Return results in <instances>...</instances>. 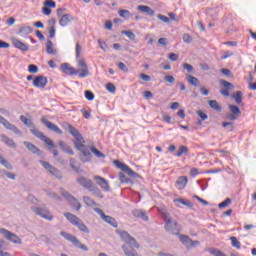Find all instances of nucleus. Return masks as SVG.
Segmentation results:
<instances>
[{
    "mask_svg": "<svg viewBox=\"0 0 256 256\" xmlns=\"http://www.w3.org/2000/svg\"><path fill=\"white\" fill-rule=\"evenodd\" d=\"M62 127L63 129H65V131H68L74 138L73 143L77 151L85 149V138H83V135L81 134V132H79V130L73 127V125H71L69 122H63Z\"/></svg>",
    "mask_w": 256,
    "mask_h": 256,
    "instance_id": "nucleus-1",
    "label": "nucleus"
},
{
    "mask_svg": "<svg viewBox=\"0 0 256 256\" xmlns=\"http://www.w3.org/2000/svg\"><path fill=\"white\" fill-rule=\"evenodd\" d=\"M164 229L170 235H175L176 237L181 233L183 229L181 224L177 220L173 219L169 215L164 216Z\"/></svg>",
    "mask_w": 256,
    "mask_h": 256,
    "instance_id": "nucleus-2",
    "label": "nucleus"
},
{
    "mask_svg": "<svg viewBox=\"0 0 256 256\" xmlns=\"http://www.w3.org/2000/svg\"><path fill=\"white\" fill-rule=\"evenodd\" d=\"M64 217H66L67 221H69L71 225H74V227H77L82 233H89V228H87V225H85L83 220L76 215L66 212L64 213Z\"/></svg>",
    "mask_w": 256,
    "mask_h": 256,
    "instance_id": "nucleus-3",
    "label": "nucleus"
},
{
    "mask_svg": "<svg viewBox=\"0 0 256 256\" xmlns=\"http://www.w3.org/2000/svg\"><path fill=\"white\" fill-rule=\"evenodd\" d=\"M61 237H64L66 241H70L74 245V247H77L78 249H81L82 251H89V247H87L85 244L81 243L79 239H77L73 234H69L66 232H60Z\"/></svg>",
    "mask_w": 256,
    "mask_h": 256,
    "instance_id": "nucleus-4",
    "label": "nucleus"
},
{
    "mask_svg": "<svg viewBox=\"0 0 256 256\" xmlns=\"http://www.w3.org/2000/svg\"><path fill=\"white\" fill-rule=\"evenodd\" d=\"M31 211H33L35 215L42 217V219H46L47 221H53V216L51 215V212L49 211V209H47V207L32 206Z\"/></svg>",
    "mask_w": 256,
    "mask_h": 256,
    "instance_id": "nucleus-5",
    "label": "nucleus"
},
{
    "mask_svg": "<svg viewBox=\"0 0 256 256\" xmlns=\"http://www.w3.org/2000/svg\"><path fill=\"white\" fill-rule=\"evenodd\" d=\"M0 235H3L7 241H11V243H14L15 245H21L23 243L19 236L5 228L0 229Z\"/></svg>",
    "mask_w": 256,
    "mask_h": 256,
    "instance_id": "nucleus-6",
    "label": "nucleus"
},
{
    "mask_svg": "<svg viewBox=\"0 0 256 256\" xmlns=\"http://www.w3.org/2000/svg\"><path fill=\"white\" fill-rule=\"evenodd\" d=\"M114 165L117 167V169H121L123 173H126V175H129V177H132V179H137L139 177V174H137L133 169H131L127 164L122 163L119 160H114Z\"/></svg>",
    "mask_w": 256,
    "mask_h": 256,
    "instance_id": "nucleus-7",
    "label": "nucleus"
},
{
    "mask_svg": "<svg viewBox=\"0 0 256 256\" xmlns=\"http://www.w3.org/2000/svg\"><path fill=\"white\" fill-rule=\"evenodd\" d=\"M60 193L64 199H66L71 207H76V211H81V203H79V200L77 198L73 197L68 191L65 189H61Z\"/></svg>",
    "mask_w": 256,
    "mask_h": 256,
    "instance_id": "nucleus-8",
    "label": "nucleus"
},
{
    "mask_svg": "<svg viewBox=\"0 0 256 256\" xmlns=\"http://www.w3.org/2000/svg\"><path fill=\"white\" fill-rule=\"evenodd\" d=\"M30 133L34 135V137H37V139H40V141H43L46 145H49L51 149H55V144L53 143V140L47 138L43 132L33 128L30 130Z\"/></svg>",
    "mask_w": 256,
    "mask_h": 256,
    "instance_id": "nucleus-9",
    "label": "nucleus"
},
{
    "mask_svg": "<svg viewBox=\"0 0 256 256\" xmlns=\"http://www.w3.org/2000/svg\"><path fill=\"white\" fill-rule=\"evenodd\" d=\"M94 211L100 215L102 221H105V223H108V225H111V227H118L117 220L111 216L105 215V212H103L101 208H94Z\"/></svg>",
    "mask_w": 256,
    "mask_h": 256,
    "instance_id": "nucleus-10",
    "label": "nucleus"
},
{
    "mask_svg": "<svg viewBox=\"0 0 256 256\" xmlns=\"http://www.w3.org/2000/svg\"><path fill=\"white\" fill-rule=\"evenodd\" d=\"M0 123L8 131H13V133H15V135H21V130H19V128H17V126H15L14 124H11L7 119H5V117H3L1 115H0Z\"/></svg>",
    "mask_w": 256,
    "mask_h": 256,
    "instance_id": "nucleus-11",
    "label": "nucleus"
},
{
    "mask_svg": "<svg viewBox=\"0 0 256 256\" xmlns=\"http://www.w3.org/2000/svg\"><path fill=\"white\" fill-rule=\"evenodd\" d=\"M0 123L8 131H13V133H15V135H21V130H19V128H17V126H15L14 124H11L7 119H5V117H3L1 115H0Z\"/></svg>",
    "mask_w": 256,
    "mask_h": 256,
    "instance_id": "nucleus-12",
    "label": "nucleus"
},
{
    "mask_svg": "<svg viewBox=\"0 0 256 256\" xmlns=\"http://www.w3.org/2000/svg\"><path fill=\"white\" fill-rule=\"evenodd\" d=\"M47 83H49V80H47V77L43 75H39L33 79L32 85L34 87H37V89H45V87L47 86Z\"/></svg>",
    "mask_w": 256,
    "mask_h": 256,
    "instance_id": "nucleus-13",
    "label": "nucleus"
},
{
    "mask_svg": "<svg viewBox=\"0 0 256 256\" xmlns=\"http://www.w3.org/2000/svg\"><path fill=\"white\" fill-rule=\"evenodd\" d=\"M41 123L47 127L50 131H53L54 133H57V135H63V131L59 126L53 124L51 121L47 120L46 118L41 119Z\"/></svg>",
    "mask_w": 256,
    "mask_h": 256,
    "instance_id": "nucleus-14",
    "label": "nucleus"
},
{
    "mask_svg": "<svg viewBox=\"0 0 256 256\" xmlns=\"http://www.w3.org/2000/svg\"><path fill=\"white\" fill-rule=\"evenodd\" d=\"M78 67L81 68V72H78V77L80 79H85V77L89 76V67H87V63L85 62V60H78Z\"/></svg>",
    "mask_w": 256,
    "mask_h": 256,
    "instance_id": "nucleus-15",
    "label": "nucleus"
},
{
    "mask_svg": "<svg viewBox=\"0 0 256 256\" xmlns=\"http://www.w3.org/2000/svg\"><path fill=\"white\" fill-rule=\"evenodd\" d=\"M94 181H96L97 185L103 189V191L109 192L111 191V187L109 186V181L105 180V178L101 176H95Z\"/></svg>",
    "mask_w": 256,
    "mask_h": 256,
    "instance_id": "nucleus-16",
    "label": "nucleus"
},
{
    "mask_svg": "<svg viewBox=\"0 0 256 256\" xmlns=\"http://www.w3.org/2000/svg\"><path fill=\"white\" fill-rule=\"evenodd\" d=\"M60 69L62 73H65L66 75H79V70H75V68L67 63L61 64Z\"/></svg>",
    "mask_w": 256,
    "mask_h": 256,
    "instance_id": "nucleus-17",
    "label": "nucleus"
},
{
    "mask_svg": "<svg viewBox=\"0 0 256 256\" xmlns=\"http://www.w3.org/2000/svg\"><path fill=\"white\" fill-rule=\"evenodd\" d=\"M76 181L79 183V185H81V187H84V189L89 190L90 187L93 186V181H91L89 178H85L84 176L77 178Z\"/></svg>",
    "mask_w": 256,
    "mask_h": 256,
    "instance_id": "nucleus-18",
    "label": "nucleus"
},
{
    "mask_svg": "<svg viewBox=\"0 0 256 256\" xmlns=\"http://www.w3.org/2000/svg\"><path fill=\"white\" fill-rule=\"evenodd\" d=\"M0 140L2 143H4V145H7V147H10L11 149H15L17 147L15 141H13V139L9 138L5 134L0 135Z\"/></svg>",
    "mask_w": 256,
    "mask_h": 256,
    "instance_id": "nucleus-19",
    "label": "nucleus"
},
{
    "mask_svg": "<svg viewBox=\"0 0 256 256\" xmlns=\"http://www.w3.org/2000/svg\"><path fill=\"white\" fill-rule=\"evenodd\" d=\"M80 153H82L84 158H81L82 163H89L91 159H93V155H91V151L87 148H81Z\"/></svg>",
    "mask_w": 256,
    "mask_h": 256,
    "instance_id": "nucleus-20",
    "label": "nucleus"
},
{
    "mask_svg": "<svg viewBox=\"0 0 256 256\" xmlns=\"http://www.w3.org/2000/svg\"><path fill=\"white\" fill-rule=\"evenodd\" d=\"M23 145L28 149V151H31L34 155H40L41 154V149H39L35 144L31 142L24 141Z\"/></svg>",
    "mask_w": 256,
    "mask_h": 256,
    "instance_id": "nucleus-21",
    "label": "nucleus"
},
{
    "mask_svg": "<svg viewBox=\"0 0 256 256\" xmlns=\"http://www.w3.org/2000/svg\"><path fill=\"white\" fill-rule=\"evenodd\" d=\"M33 33V28L31 26L22 25L17 32L20 37H27V35Z\"/></svg>",
    "mask_w": 256,
    "mask_h": 256,
    "instance_id": "nucleus-22",
    "label": "nucleus"
},
{
    "mask_svg": "<svg viewBox=\"0 0 256 256\" xmlns=\"http://www.w3.org/2000/svg\"><path fill=\"white\" fill-rule=\"evenodd\" d=\"M137 10L140 11V13H145L146 15H149V17H153V15H155V10L147 5H139L137 6Z\"/></svg>",
    "mask_w": 256,
    "mask_h": 256,
    "instance_id": "nucleus-23",
    "label": "nucleus"
},
{
    "mask_svg": "<svg viewBox=\"0 0 256 256\" xmlns=\"http://www.w3.org/2000/svg\"><path fill=\"white\" fill-rule=\"evenodd\" d=\"M73 21V16L71 14H64L59 20V25L61 27H67Z\"/></svg>",
    "mask_w": 256,
    "mask_h": 256,
    "instance_id": "nucleus-24",
    "label": "nucleus"
},
{
    "mask_svg": "<svg viewBox=\"0 0 256 256\" xmlns=\"http://www.w3.org/2000/svg\"><path fill=\"white\" fill-rule=\"evenodd\" d=\"M187 183H189V178H187V176H180L176 181V187L181 190L184 187H187Z\"/></svg>",
    "mask_w": 256,
    "mask_h": 256,
    "instance_id": "nucleus-25",
    "label": "nucleus"
},
{
    "mask_svg": "<svg viewBox=\"0 0 256 256\" xmlns=\"http://www.w3.org/2000/svg\"><path fill=\"white\" fill-rule=\"evenodd\" d=\"M132 215L138 219H142V221H149V216L143 210L135 209L132 211Z\"/></svg>",
    "mask_w": 256,
    "mask_h": 256,
    "instance_id": "nucleus-26",
    "label": "nucleus"
},
{
    "mask_svg": "<svg viewBox=\"0 0 256 256\" xmlns=\"http://www.w3.org/2000/svg\"><path fill=\"white\" fill-rule=\"evenodd\" d=\"M60 149L64 152L67 153L68 155H75V151L69 146L67 143L63 141L58 142Z\"/></svg>",
    "mask_w": 256,
    "mask_h": 256,
    "instance_id": "nucleus-27",
    "label": "nucleus"
},
{
    "mask_svg": "<svg viewBox=\"0 0 256 256\" xmlns=\"http://www.w3.org/2000/svg\"><path fill=\"white\" fill-rule=\"evenodd\" d=\"M177 237H179V241H181L182 245L187 247V249L190 248V244L192 243V239L188 235L179 234Z\"/></svg>",
    "mask_w": 256,
    "mask_h": 256,
    "instance_id": "nucleus-28",
    "label": "nucleus"
},
{
    "mask_svg": "<svg viewBox=\"0 0 256 256\" xmlns=\"http://www.w3.org/2000/svg\"><path fill=\"white\" fill-rule=\"evenodd\" d=\"M13 45L16 49H19L20 51H29V46H27V44L21 42L20 40L14 39Z\"/></svg>",
    "mask_w": 256,
    "mask_h": 256,
    "instance_id": "nucleus-29",
    "label": "nucleus"
},
{
    "mask_svg": "<svg viewBox=\"0 0 256 256\" xmlns=\"http://www.w3.org/2000/svg\"><path fill=\"white\" fill-rule=\"evenodd\" d=\"M174 203L176 204L177 207H181V205H185V207H193V203L183 198L174 199Z\"/></svg>",
    "mask_w": 256,
    "mask_h": 256,
    "instance_id": "nucleus-30",
    "label": "nucleus"
},
{
    "mask_svg": "<svg viewBox=\"0 0 256 256\" xmlns=\"http://www.w3.org/2000/svg\"><path fill=\"white\" fill-rule=\"evenodd\" d=\"M40 164L42 165V167H44V169H46V171H48V173H50V175H53L55 170L57 169L53 165H50L47 161L40 160Z\"/></svg>",
    "mask_w": 256,
    "mask_h": 256,
    "instance_id": "nucleus-31",
    "label": "nucleus"
},
{
    "mask_svg": "<svg viewBox=\"0 0 256 256\" xmlns=\"http://www.w3.org/2000/svg\"><path fill=\"white\" fill-rule=\"evenodd\" d=\"M88 191H90V193H92V195H94L95 197H98L99 199H103V197H105V196L103 195V193L101 192V189H99V188L93 186V184H92V186L89 188Z\"/></svg>",
    "mask_w": 256,
    "mask_h": 256,
    "instance_id": "nucleus-32",
    "label": "nucleus"
},
{
    "mask_svg": "<svg viewBox=\"0 0 256 256\" xmlns=\"http://www.w3.org/2000/svg\"><path fill=\"white\" fill-rule=\"evenodd\" d=\"M208 104L211 107V109L217 111V113H221V111H223V107L219 105V102H217V100H210L208 101Z\"/></svg>",
    "mask_w": 256,
    "mask_h": 256,
    "instance_id": "nucleus-33",
    "label": "nucleus"
},
{
    "mask_svg": "<svg viewBox=\"0 0 256 256\" xmlns=\"http://www.w3.org/2000/svg\"><path fill=\"white\" fill-rule=\"evenodd\" d=\"M119 180L122 183H126L127 185H133V180H131L127 175H125V172H120L119 175Z\"/></svg>",
    "mask_w": 256,
    "mask_h": 256,
    "instance_id": "nucleus-34",
    "label": "nucleus"
},
{
    "mask_svg": "<svg viewBox=\"0 0 256 256\" xmlns=\"http://www.w3.org/2000/svg\"><path fill=\"white\" fill-rule=\"evenodd\" d=\"M186 81H188V83L193 87H197V85H199V79L191 74L186 75Z\"/></svg>",
    "mask_w": 256,
    "mask_h": 256,
    "instance_id": "nucleus-35",
    "label": "nucleus"
},
{
    "mask_svg": "<svg viewBox=\"0 0 256 256\" xmlns=\"http://www.w3.org/2000/svg\"><path fill=\"white\" fill-rule=\"evenodd\" d=\"M232 99L235 100L237 105H243V92L237 91L234 95H232Z\"/></svg>",
    "mask_w": 256,
    "mask_h": 256,
    "instance_id": "nucleus-36",
    "label": "nucleus"
},
{
    "mask_svg": "<svg viewBox=\"0 0 256 256\" xmlns=\"http://www.w3.org/2000/svg\"><path fill=\"white\" fill-rule=\"evenodd\" d=\"M0 165H2L3 167H5L6 169H8L9 171H13V165L10 164L9 161H7V159H5L3 157V155L0 154Z\"/></svg>",
    "mask_w": 256,
    "mask_h": 256,
    "instance_id": "nucleus-37",
    "label": "nucleus"
},
{
    "mask_svg": "<svg viewBox=\"0 0 256 256\" xmlns=\"http://www.w3.org/2000/svg\"><path fill=\"white\" fill-rule=\"evenodd\" d=\"M228 109H229V111H230L233 115H236V116H238V117H241V109L238 108V106L233 105V104H229V105H228Z\"/></svg>",
    "mask_w": 256,
    "mask_h": 256,
    "instance_id": "nucleus-38",
    "label": "nucleus"
},
{
    "mask_svg": "<svg viewBox=\"0 0 256 256\" xmlns=\"http://www.w3.org/2000/svg\"><path fill=\"white\" fill-rule=\"evenodd\" d=\"M90 151L98 157V159H105V154L99 151L95 146H90Z\"/></svg>",
    "mask_w": 256,
    "mask_h": 256,
    "instance_id": "nucleus-39",
    "label": "nucleus"
},
{
    "mask_svg": "<svg viewBox=\"0 0 256 256\" xmlns=\"http://www.w3.org/2000/svg\"><path fill=\"white\" fill-rule=\"evenodd\" d=\"M83 201L87 207L97 206V202H95V200L91 199L89 196H84Z\"/></svg>",
    "mask_w": 256,
    "mask_h": 256,
    "instance_id": "nucleus-40",
    "label": "nucleus"
},
{
    "mask_svg": "<svg viewBox=\"0 0 256 256\" xmlns=\"http://www.w3.org/2000/svg\"><path fill=\"white\" fill-rule=\"evenodd\" d=\"M20 121L22 123H24V125H26V127H35V125L33 124V121H31V119H28L27 117L21 115L20 116Z\"/></svg>",
    "mask_w": 256,
    "mask_h": 256,
    "instance_id": "nucleus-41",
    "label": "nucleus"
},
{
    "mask_svg": "<svg viewBox=\"0 0 256 256\" xmlns=\"http://www.w3.org/2000/svg\"><path fill=\"white\" fill-rule=\"evenodd\" d=\"M46 52L48 55L55 54V49H53V42L51 40H48L46 43Z\"/></svg>",
    "mask_w": 256,
    "mask_h": 256,
    "instance_id": "nucleus-42",
    "label": "nucleus"
},
{
    "mask_svg": "<svg viewBox=\"0 0 256 256\" xmlns=\"http://www.w3.org/2000/svg\"><path fill=\"white\" fill-rule=\"evenodd\" d=\"M230 241H231L232 247H235V249H241V242L237 240V237L231 236Z\"/></svg>",
    "mask_w": 256,
    "mask_h": 256,
    "instance_id": "nucleus-43",
    "label": "nucleus"
},
{
    "mask_svg": "<svg viewBox=\"0 0 256 256\" xmlns=\"http://www.w3.org/2000/svg\"><path fill=\"white\" fill-rule=\"evenodd\" d=\"M185 153H189V149L187 148V146L181 145L179 147V151L175 154V156L176 157H181V155H183Z\"/></svg>",
    "mask_w": 256,
    "mask_h": 256,
    "instance_id": "nucleus-44",
    "label": "nucleus"
},
{
    "mask_svg": "<svg viewBox=\"0 0 256 256\" xmlns=\"http://www.w3.org/2000/svg\"><path fill=\"white\" fill-rule=\"evenodd\" d=\"M231 198H226L223 202L218 204L219 209H225V207H229L231 205Z\"/></svg>",
    "mask_w": 256,
    "mask_h": 256,
    "instance_id": "nucleus-45",
    "label": "nucleus"
},
{
    "mask_svg": "<svg viewBox=\"0 0 256 256\" xmlns=\"http://www.w3.org/2000/svg\"><path fill=\"white\" fill-rule=\"evenodd\" d=\"M209 253L212 254L213 256H227L226 253H224L223 251H221L219 249H210Z\"/></svg>",
    "mask_w": 256,
    "mask_h": 256,
    "instance_id": "nucleus-46",
    "label": "nucleus"
},
{
    "mask_svg": "<svg viewBox=\"0 0 256 256\" xmlns=\"http://www.w3.org/2000/svg\"><path fill=\"white\" fill-rule=\"evenodd\" d=\"M118 14L123 19H129V17H131V12H129V10H119Z\"/></svg>",
    "mask_w": 256,
    "mask_h": 256,
    "instance_id": "nucleus-47",
    "label": "nucleus"
},
{
    "mask_svg": "<svg viewBox=\"0 0 256 256\" xmlns=\"http://www.w3.org/2000/svg\"><path fill=\"white\" fill-rule=\"evenodd\" d=\"M3 175L7 177V179H11L12 181H15L17 179V175L13 172H7V171H2Z\"/></svg>",
    "mask_w": 256,
    "mask_h": 256,
    "instance_id": "nucleus-48",
    "label": "nucleus"
},
{
    "mask_svg": "<svg viewBox=\"0 0 256 256\" xmlns=\"http://www.w3.org/2000/svg\"><path fill=\"white\" fill-rule=\"evenodd\" d=\"M122 34L128 37V39H130L131 41H135V33H133L132 31L125 30L122 32Z\"/></svg>",
    "mask_w": 256,
    "mask_h": 256,
    "instance_id": "nucleus-49",
    "label": "nucleus"
},
{
    "mask_svg": "<svg viewBox=\"0 0 256 256\" xmlns=\"http://www.w3.org/2000/svg\"><path fill=\"white\" fill-rule=\"evenodd\" d=\"M220 85L226 89H233V84L231 82H228L227 80H220Z\"/></svg>",
    "mask_w": 256,
    "mask_h": 256,
    "instance_id": "nucleus-50",
    "label": "nucleus"
},
{
    "mask_svg": "<svg viewBox=\"0 0 256 256\" xmlns=\"http://www.w3.org/2000/svg\"><path fill=\"white\" fill-rule=\"evenodd\" d=\"M47 195L51 199H55L56 201H61V197H59V195H57V193H55V192H53L51 190L47 191Z\"/></svg>",
    "mask_w": 256,
    "mask_h": 256,
    "instance_id": "nucleus-51",
    "label": "nucleus"
},
{
    "mask_svg": "<svg viewBox=\"0 0 256 256\" xmlns=\"http://www.w3.org/2000/svg\"><path fill=\"white\" fill-rule=\"evenodd\" d=\"M76 59H79V57H81V51H83V46H81V44H79V42L76 43Z\"/></svg>",
    "mask_w": 256,
    "mask_h": 256,
    "instance_id": "nucleus-52",
    "label": "nucleus"
},
{
    "mask_svg": "<svg viewBox=\"0 0 256 256\" xmlns=\"http://www.w3.org/2000/svg\"><path fill=\"white\" fill-rule=\"evenodd\" d=\"M44 5L45 7H48V8L50 7L51 9H55V7H57V3L53 0H46L44 2Z\"/></svg>",
    "mask_w": 256,
    "mask_h": 256,
    "instance_id": "nucleus-53",
    "label": "nucleus"
},
{
    "mask_svg": "<svg viewBox=\"0 0 256 256\" xmlns=\"http://www.w3.org/2000/svg\"><path fill=\"white\" fill-rule=\"evenodd\" d=\"M84 95H85V97H86V99H87L88 101H93V99H95V94H93V92H91V91H89V90H86V91L84 92Z\"/></svg>",
    "mask_w": 256,
    "mask_h": 256,
    "instance_id": "nucleus-54",
    "label": "nucleus"
},
{
    "mask_svg": "<svg viewBox=\"0 0 256 256\" xmlns=\"http://www.w3.org/2000/svg\"><path fill=\"white\" fill-rule=\"evenodd\" d=\"M48 33H49V39H55V26H49L48 27Z\"/></svg>",
    "mask_w": 256,
    "mask_h": 256,
    "instance_id": "nucleus-55",
    "label": "nucleus"
},
{
    "mask_svg": "<svg viewBox=\"0 0 256 256\" xmlns=\"http://www.w3.org/2000/svg\"><path fill=\"white\" fill-rule=\"evenodd\" d=\"M28 71H29V73H38L39 67H37V65H35V64H30L28 66Z\"/></svg>",
    "mask_w": 256,
    "mask_h": 256,
    "instance_id": "nucleus-56",
    "label": "nucleus"
},
{
    "mask_svg": "<svg viewBox=\"0 0 256 256\" xmlns=\"http://www.w3.org/2000/svg\"><path fill=\"white\" fill-rule=\"evenodd\" d=\"M157 19L162 21V23H169V17H167L163 14H157Z\"/></svg>",
    "mask_w": 256,
    "mask_h": 256,
    "instance_id": "nucleus-57",
    "label": "nucleus"
},
{
    "mask_svg": "<svg viewBox=\"0 0 256 256\" xmlns=\"http://www.w3.org/2000/svg\"><path fill=\"white\" fill-rule=\"evenodd\" d=\"M106 89H107V91H109V93H115L116 87L113 83H107Z\"/></svg>",
    "mask_w": 256,
    "mask_h": 256,
    "instance_id": "nucleus-58",
    "label": "nucleus"
},
{
    "mask_svg": "<svg viewBox=\"0 0 256 256\" xmlns=\"http://www.w3.org/2000/svg\"><path fill=\"white\" fill-rule=\"evenodd\" d=\"M196 115H198V117H200V119H202V121H205L206 119H208L209 116H207L203 111L198 110L196 111Z\"/></svg>",
    "mask_w": 256,
    "mask_h": 256,
    "instance_id": "nucleus-59",
    "label": "nucleus"
},
{
    "mask_svg": "<svg viewBox=\"0 0 256 256\" xmlns=\"http://www.w3.org/2000/svg\"><path fill=\"white\" fill-rule=\"evenodd\" d=\"M118 69H120V71H124V73H127V71H129V68H127V66L123 62L118 63Z\"/></svg>",
    "mask_w": 256,
    "mask_h": 256,
    "instance_id": "nucleus-60",
    "label": "nucleus"
},
{
    "mask_svg": "<svg viewBox=\"0 0 256 256\" xmlns=\"http://www.w3.org/2000/svg\"><path fill=\"white\" fill-rule=\"evenodd\" d=\"M182 39H183L184 43H191V41H193V37H191V35H189V34H184L182 36Z\"/></svg>",
    "mask_w": 256,
    "mask_h": 256,
    "instance_id": "nucleus-61",
    "label": "nucleus"
},
{
    "mask_svg": "<svg viewBox=\"0 0 256 256\" xmlns=\"http://www.w3.org/2000/svg\"><path fill=\"white\" fill-rule=\"evenodd\" d=\"M222 127L227 128L228 131H233V122H223Z\"/></svg>",
    "mask_w": 256,
    "mask_h": 256,
    "instance_id": "nucleus-62",
    "label": "nucleus"
},
{
    "mask_svg": "<svg viewBox=\"0 0 256 256\" xmlns=\"http://www.w3.org/2000/svg\"><path fill=\"white\" fill-rule=\"evenodd\" d=\"M183 69H186V71L188 73H193V66L191 64L188 63H184L183 64Z\"/></svg>",
    "mask_w": 256,
    "mask_h": 256,
    "instance_id": "nucleus-63",
    "label": "nucleus"
},
{
    "mask_svg": "<svg viewBox=\"0 0 256 256\" xmlns=\"http://www.w3.org/2000/svg\"><path fill=\"white\" fill-rule=\"evenodd\" d=\"M98 45L102 51H107V43L102 42L101 39L98 40Z\"/></svg>",
    "mask_w": 256,
    "mask_h": 256,
    "instance_id": "nucleus-64",
    "label": "nucleus"
}]
</instances>
